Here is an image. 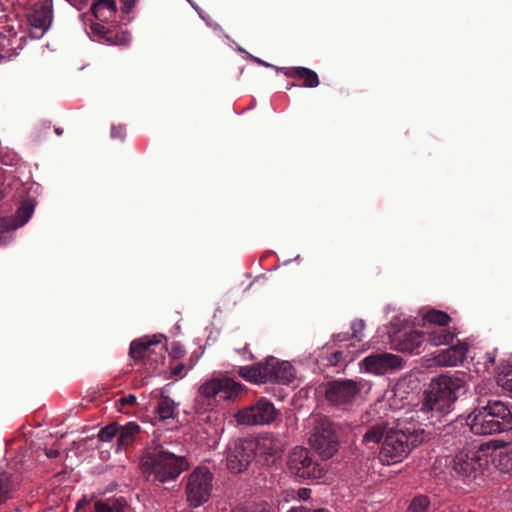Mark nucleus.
I'll return each instance as SVG.
<instances>
[{"label": "nucleus", "instance_id": "nucleus-1", "mask_svg": "<svg viewBox=\"0 0 512 512\" xmlns=\"http://www.w3.org/2000/svg\"><path fill=\"white\" fill-rule=\"evenodd\" d=\"M464 373L442 374L433 378L429 388L424 392V399L418 411L422 421L430 425L437 422L451 412L452 406L461 394L465 393Z\"/></svg>", "mask_w": 512, "mask_h": 512}, {"label": "nucleus", "instance_id": "nucleus-2", "mask_svg": "<svg viewBox=\"0 0 512 512\" xmlns=\"http://www.w3.org/2000/svg\"><path fill=\"white\" fill-rule=\"evenodd\" d=\"M469 431L475 435H492L512 430V411L499 400L478 405L466 420Z\"/></svg>", "mask_w": 512, "mask_h": 512}, {"label": "nucleus", "instance_id": "nucleus-3", "mask_svg": "<svg viewBox=\"0 0 512 512\" xmlns=\"http://www.w3.org/2000/svg\"><path fill=\"white\" fill-rule=\"evenodd\" d=\"M140 465L148 481L160 483L176 479L188 467L184 457L166 451L161 446L148 448Z\"/></svg>", "mask_w": 512, "mask_h": 512}, {"label": "nucleus", "instance_id": "nucleus-4", "mask_svg": "<svg viewBox=\"0 0 512 512\" xmlns=\"http://www.w3.org/2000/svg\"><path fill=\"white\" fill-rule=\"evenodd\" d=\"M238 374L246 381L261 383L289 384L295 377V369L288 361L268 357L263 362L239 368Z\"/></svg>", "mask_w": 512, "mask_h": 512}, {"label": "nucleus", "instance_id": "nucleus-5", "mask_svg": "<svg viewBox=\"0 0 512 512\" xmlns=\"http://www.w3.org/2000/svg\"><path fill=\"white\" fill-rule=\"evenodd\" d=\"M506 445L500 440H492L480 446L467 447L459 451L450 461V465L455 474L463 480L477 478L489 464L488 455L485 453L484 446L499 449Z\"/></svg>", "mask_w": 512, "mask_h": 512}, {"label": "nucleus", "instance_id": "nucleus-6", "mask_svg": "<svg viewBox=\"0 0 512 512\" xmlns=\"http://www.w3.org/2000/svg\"><path fill=\"white\" fill-rule=\"evenodd\" d=\"M427 437L424 429L406 433L402 430H388L384 436L379 458L388 465L401 461L411 449L421 444Z\"/></svg>", "mask_w": 512, "mask_h": 512}, {"label": "nucleus", "instance_id": "nucleus-7", "mask_svg": "<svg viewBox=\"0 0 512 512\" xmlns=\"http://www.w3.org/2000/svg\"><path fill=\"white\" fill-rule=\"evenodd\" d=\"M244 385L229 377L214 378L204 382L198 389L194 400L199 413L213 409L217 398L221 400L235 399L244 390Z\"/></svg>", "mask_w": 512, "mask_h": 512}, {"label": "nucleus", "instance_id": "nucleus-8", "mask_svg": "<svg viewBox=\"0 0 512 512\" xmlns=\"http://www.w3.org/2000/svg\"><path fill=\"white\" fill-rule=\"evenodd\" d=\"M166 340L162 334L153 335L152 337H142L131 342L129 348V356L136 362L148 365L153 371H160V366L164 364L165 353L167 351Z\"/></svg>", "mask_w": 512, "mask_h": 512}, {"label": "nucleus", "instance_id": "nucleus-9", "mask_svg": "<svg viewBox=\"0 0 512 512\" xmlns=\"http://www.w3.org/2000/svg\"><path fill=\"white\" fill-rule=\"evenodd\" d=\"M287 465L291 474L303 480H318L325 474L312 452L304 447H295L291 451Z\"/></svg>", "mask_w": 512, "mask_h": 512}, {"label": "nucleus", "instance_id": "nucleus-10", "mask_svg": "<svg viewBox=\"0 0 512 512\" xmlns=\"http://www.w3.org/2000/svg\"><path fill=\"white\" fill-rule=\"evenodd\" d=\"M311 446L324 458H330L338 450L339 441L335 426L326 417L315 421L313 433L309 438Z\"/></svg>", "mask_w": 512, "mask_h": 512}, {"label": "nucleus", "instance_id": "nucleus-11", "mask_svg": "<svg viewBox=\"0 0 512 512\" xmlns=\"http://www.w3.org/2000/svg\"><path fill=\"white\" fill-rule=\"evenodd\" d=\"M212 480L213 475L206 467H197L189 475L185 493L190 506L196 508L209 500Z\"/></svg>", "mask_w": 512, "mask_h": 512}, {"label": "nucleus", "instance_id": "nucleus-12", "mask_svg": "<svg viewBox=\"0 0 512 512\" xmlns=\"http://www.w3.org/2000/svg\"><path fill=\"white\" fill-rule=\"evenodd\" d=\"M277 417L274 404L266 398H260L255 404L239 410L236 419L243 425H264Z\"/></svg>", "mask_w": 512, "mask_h": 512}, {"label": "nucleus", "instance_id": "nucleus-13", "mask_svg": "<svg viewBox=\"0 0 512 512\" xmlns=\"http://www.w3.org/2000/svg\"><path fill=\"white\" fill-rule=\"evenodd\" d=\"M253 440L244 439L234 443L227 456V467L233 473H241L247 469L255 457Z\"/></svg>", "mask_w": 512, "mask_h": 512}, {"label": "nucleus", "instance_id": "nucleus-14", "mask_svg": "<svg viewBox=\"0 0 512 512\" xmlns=\"http://www.w3.org/2000/svg\"><path fill=\"white\" fill-rule=\"evenodd\" d=\"M359 392L360 387L353 380H334L327 384L325 396L335 405H344L350 403Z\"/></svg>", "mask_w": 512, "mask_h": 512}, {"label": "nucleus", "instance_id": "nucleus-15", "mask_svg": "<svg viewBox=\"0 0 512 512\" xmlns=\"http://www.w3.org/2000/svg\"><path fill=\"white\" fill-rule=\"evenodd\" d=\"M363 363L368 372L382 375L388 371L401 368L402 358L386 352L376 353L365 357Z\"/></svg>", "mask_w": 512, "mask_h": 512}, {"label": "nucleus", "instance_id": "nucleus-16", "mask_svg": "<svg viewBox=\"0 0 512 512\" xmlns=\"http://www.w3.org/2000/svg\"><path fill=\"white\" fill-rule=\"evenodd\" d=\"M253 446L255 456H263L269 463L270 458H272L271 462H274V459L282 453L284 444L279 435L265 433L253 440Z\"/></svg>", "mask_w": 512, "mask_h": 512}, {"label": "nucleus", "instance_id": "nucleus-17", "mask_svg": "<svg viewBox=\"0 0 512 512\" xmlns=\"http://www.w3.org/2000/svg\"><path fill=\"white\" fill-rule=\"evenodd\" d=\"M425 340L424 332L409 331L395 334L392 338V343L401 352L420 354Z\"/></svg>", "mask_w": 512, "mask_h": 512}, {"label": "nucleus", "instance_id": "nucleus-18", "mask_svg": "<svg viewBox=\"0 0 512 512\" xmlns=\"http://www.w3.org/2000/svg\"><path fill=\"white\" fill-rule=\"evenodd\" d=\"M468 352V344L465 342H458L447 349L442 350L435 356V361L441 366H457L462 364Z\"/></svg>", "mask_w": 512, "mask_h": 512}, {"label": "nucleus", "instance_id": "nucleus-19", "mask_svg": "<svg viewBox=\"0 0 512 512\" xmlns=\"http://www.w3.org/2000/svg\"><path fill=\"white\" fill-rule=\"evenodd\" d=\"M29 22L32 27L39 29L43 34L51 25L52 8L48 3H40L34 6L29 16Z\"/></svg>", "mask_w": 512, "mask_h": 512}, {"label": "nucleus", "instance_id": "nucleus-20", "mask_svg": "<svg viewBox=\"0 0 512 512\" xmlns=\"http://www.w3.org/2000/svg\"><path fill=\"white\" fill-rule=\"evenodd\" d=\"M424 335L426 341L432 346L450 345L456 337V333L452 331L449 326L427 327Z\"/></svg>", "mask_w": 512, "mask_h": 512}, {"label": "nucleus", "instance_id": "nucleus-21", "mask_svg": "<svg viewBox=\"0 0 512 512\" xmlns=\"http://www.w3.org/2000/svg\"><path fill=\"white\" fill-rule=\"evenodd\" d=\"M280 70L283 71L287 77L303 80L302 86L304 87L315 88L319 85L317 73L309 68L299 66L287 69L281 68Z\"/></svg>", "mask_w": 512, "mask_h": 512}, {"label": "nucleus", "instance_id": "nucleus-22", "mask_svg": "<svg viewBox=\"0 0 512 512\" xmlns=\"http://www.w3.org/2000/svg\"><path fill=\"white\" fill-rule=\"evenodd\" d=\"M91 11L96 19L108 20L116 12L115 0H94Z\"/></svg>", "mask_w": 512, "mask_h": 512}, {"label": "nucleus", "instance_id": "nucleus-23", "mask_svg": "<svg viewBox=\"0 0 512 512\" xmlns=\"http://www.w3.org/2000/svg\"><path fill=\"white\" fill-rule=\"evenodd\" d=\"M140 432V426L135 422H129L125 426H119L118 431V446L120 448H127L132 445L137 435Z\"/></svg>", "mask_w": 512, "mask_h": 512}, {"label": "nucleus", "instance_id": "nucleus-24", "mask_svg": "<svg viewBox=\"0 0 512 512\" xmlns=\"http://www.w3.org/2000/svg\"><path fill=\"white\" fill-rule=\"evenodd\" d=\"M423 320L425 321L426 328L432 326H449L452 321L451 317L446 312L435 309L426 312L423 316Z\"/></svg>", "mask_w": 512, "mask_h": 512}, {"label": "nucleus", "instance_id": "nucleus-25", "mask_svg": "<svg viewBox=\"0 0 512 512\" xmlns=\"http://www.w3.org/2000/svg\"><path fill=\"white\" fill-rule=\"evenodd\" d=\"M387 432V425L385 421H378L371 425L367 431L365 432L363 436V442L365 444H377L379 443L382 438L384 439V436Z\"/></svg>", "mask_w": 512, "mask_h": 512}, {"label": "nucleus", "instance_id": "nucleus-26", "mask_svg": "<svg viewBox=\"0 0 512 512\" xmlns=\"http://www.w3.org/2000/svg\"><path fill=\"white\" fill-rule=\"evenodd\" d=\"M126 507L124 498H111L107 500H97L94 503L95 512H123Z\"/></svg>", "mask_w": 512, "mask_h": 512}, {"label": "nucleus", "instance_id": "nucleus-27", "mask_svg": "<svg viewBox=\"0 0 512 512\" xmlns=\"http://www.w3.org/2000/svg\"><path fill=\"white\" fill-rule=\"evenodd\" d=\"M155 411L160 420L173 418L176 414V404L169 396L161 395Z\"/></svg>", "mask_w": 512, "mask_h": 512}, {"label": "nucleus", "instance_id": "nucleus-28", "mask_svg": "<svg viewBox=\"0 0 512 512\" xmlns=\"http://www.w3.org/2000/svg\"><path fill=\"white\" fill-rule=\"evenodd\" d=\"M35 208V202L33 199L26 198L21 201L17 211L16 220L17 224L15 227L23 226L31 218Z\"/></svg>", "mask_w": 512, "mask_h": 512}, {"label": "nucleus", "instance_id": "nucleus-29", "mask_svg": "<svg viewBox=\"0 0 512 512\" xmlns=\"http://www.w3.org/2000/svg\"><path fill=\"white\" fill-rule=\"evenodd\" d=\"M13 487L11 475L7 472H0V504L11 497Z\"/></svg>", "mask_w": 512, "mask_h": 512}, {"label": "nucleus", "instance_id": "nucleus-30", "mask_svg": "<svg viewBox=\"0 0 512 512\" xmlns=\"http://www.w3.org/2000/svg\"><path fill=\"white\" fill-rule=\"evenodd\" d=\"M430 507V500L426 495H417L411 501L407 512H427Z\"/></svg>", "mask_w": 512, "mask_h": 512}, {"label": "nucleus", "instance_id": "nucleus-31", "mask_svg": "<svg viewBox=\"0 0 512 512\" xmlns=\"http://www.w3.org/2000/svg\"><path fill=\"white\" fill-rule=\"evenodd\" d=\"M118 431L119 425L117 423H111L100 429L98 438L102 442H109L118 434Z\"/></svg>", "mask_w": 512, "mask_h": 512}, {"label": "nucleus", "instance_id": "nucleus-32", "mask_svg": "<svg viewBox=\"0 0 512 512\" xmlns=\"http://www.w3.org/2000/svg\"><path fill=\"white\" fill-rule=\"evenodd\" d=\"M13 40L0 33V58H9L14 54L12 50Z\"/></svg>", "mask_w": 512, "mask_h": 512}, {"label": "nucleus", "instance_id": "nucleus-33", "mask_svg": "<svg viewBox=\"0 0 512 512\" xmlns=\"http://www.w3.org/2000/svg\"><path fill=\"white\" fill-rule=\"evenodd\" d=\"M497 382L505 390L512 393V366L507 367L499 374Z\"/></svg>", "mask_w": 512, "mask_h": 512}, {"label": "nucleus", "instance_id": "nucleus-34", "mask_svg": "<svg viewBox=\"0 0 512 512\" xmlns=\"http://www.w3.org/2000/svg\"><path fill=\"white\" fill-rule=\"evenodd\" d=\"M115 403H116L117 408L121 412L126 413L127 411L125 410V408L126 407H134L137 403V398L134 394H128V395H124L121 398H119L118 400H116Z\"/></svg>", "mask_w": 512, "mask_h": 512}, {"label": "nucleus", "instance_id": "nucleus-35", "mask_svg": "<svg viewBox=\"0 0 512 512\" xmlns=\"http://www.w3.org/2000/svg\"><path fill=\"white\" fill-rule=\"evenodd\" d=\"M364 327H365V323L363 320H354L351 324V330H352L351 336L353 338L361 340V333L364 330Z\"/></svg>", "mask_w": 512, "mask_h": 512}, {"label": "nucleus", "instance_id": "nucleus-36", "mask_svg": "<svg viewBox=\"0 0 512 512\" xmlns=\"http://www.w3.org/2000/svg\"><path fill=\"white\" fill-rule=\"evenodd\" d=\"M76 512H92L91 499L83 496L77 503Z\"/></svg>", "mask_w": 512, "mask_h": 512}, {"label": "nucleus", "instance_id": "nucleus-37", "mask_svg": "<svg viewBox=\"0 0 512 512\" xmlns=\"http://www.w3.org/2000/svg\"><path fill=\"white\" fill-rule=\"evenodd\" d=\"M287 512H330V510H328L326 508L311 509L306 506H299V507H292Z\"/></svg>", "mask_w": 512, "mask_h": 512}, {"label": "nucleus", "instance_id": "nucleus-38", "mask_svg": "<svg viewBox=\"0 0 512 512\" xmlns=\"http://www.w3.org/2000/svg\"><path fill=\"white\" fill-rule=\"evenodd\" d=\"M170 354L172 355V357L174 359H177V358L182 357L185 354V351L182 346H180L178 344H174L172 346Z\"/></svg>", "mask_w": 512, "mask_h": 512}, {"label": "nucleus", "instance_id": "nucleus-39", "mask_svg": "<svg viewBox=\"0 0 512 512\" xmlns=\"http://www.w3.org/2000/svg\"><path fill=\"white\" fill-rule=\"evenodd\" d=\"M120 1L123 4L122 10L125 13H129L135 7V5L138 2V0H120Z\"/></svg>", "mask_w": 512, "mask_h": 512}, {"label": "nucleus", "instance_id": "nucleus-40", "mask_svg": "<svg viewBox=\"0 0 512 512\" xmlns=\"http://www.w3.org/2000/svg\"><path fill=\"white\" fill-rule=\"evenodd\" d=\"M184 364L178 363L175 366L171 367V374L174 377H181L183 370H184Z\"/></svg>", "mask_w": 512, "mask_h": 512}, {"label": "nucleus", "instance_id": "nucleus-41", "mask_svg": "<svg viewBox=\"0 0 512 512\" xmlns=\"http://www.w3.org/2000/svg\"><path fill=\"white\" fill-rule=\"evenodd\" d=\"M341 358H342V352L336 351L331 354V356L329 358V362L332 365H337Z\"/></svg>", "mask_w": 512, "mask_h": 512}, {"label": "nucleus", "instance_id": "nucleus-42", "mask_svg": "<svg viewBox=\"0 0 512 512\" xmlns=\"http://www.w3.org/2000/svg\"><path fill=\"white\" fill-rule=\"evenodd\" d=\"M311 495V489L309 488H300L298 490V497L302 500H306L310 497Z\"/></svg>", "mask_w": 512, "mask_h": 512}, {"label": "nucleus", "instance_id": "nucleus-43", "mask_svg": "<svg viewBox=\"0 0 512 512\" xmlns=\"http://www.w3.org/2000/svg\"><path fill=\"white\" fill-rule=\"evenodd\" d=\"M92 32L98 35L105 33V27L99 23L92 24Z\"/></svg>", "mask_w": 512, "mask_h": 512}, {"label": "nucleus", "instance_id": "nucleus-44", "mask_svg": "<svg viewBox=\"0 0 512 512\" xmlns=\"http://www.w3.org/2000/svg\"><path fill=\"white\" fill-rule=\"evenodd\" d=\"M46 455L48 458H56L59 455V452L54 449H48L46 451Z\"/></svg>", "mask_w": 512, "mask_h": 512}, {"label": "nucleus", "instance_id": "nucleus-45", "mask_svg": "<svg viewBox=\"0 0 512 512\" xmlns=\"http://www.w3.org/2000/svg\"><path fill=\"white\" fill-rule=\"evenodd\" d=\"M254 61H255L256 63H258V64H260V65H263V66H266V67L271 66L270 64H268V63L264 62L263 60H261V59H259V58H256V57L254 58Z\"/></svg>", "mask_w": 512, "mask_h": 512}, {"label": "nucleus", "instance_id": "nucleus-46", "mask_svg": "<svg viewBox=\"0 0 512 512\" xmlns=\"http://www.w3.org/2000/svg\"><path fill=\"white\" fill-rule=\"evenodd\" d=\"M55 133L58 135V136H61L63 134V129L62 128H55Z\"/></svg>", "mask_w": 512, "mask_h": 512}, {"label": "nucleus", "instance_id": "nucleus-47", "mask_svg": "<svg viewBox=\"0 0 512 512\" xmlns=\"http://www.w3.org/2000/svg\"><path fill=\"white\" fill-rule=\"evenodd\" d=\"M494 361H495L494 357H492V356H489V357H488V362H489V363L493 364V363H494Z\"/></svg>", "mask_w": 512, "mask_h": 512}, {"label": "nucleus", "instance_id": "nucleus-48", "mask_svg": "<svg viewBox=\"0 0 512 512\" xmlns=\"http://www.w3.org/2000/svg\"><path fill=\"white\" fill-rule=\"evenodd\" d=\"M3 198V190L2 187H0V200Z\"/></svg>", "mask_w": 512, "mask_h": 512}, {"label": "nucleus", "instance_id": "nucleus-49", "mask_svg": "<svg viewBox=\"0 0 512 512\" xmlns=\"http://www.w3.org/2000/svg\"><path fill=\"white\" fill-rule=\"evenodd\" d=\"M112 137H115L114 129L111 132Z\"/></svg>", "mask_w": 512, "mask_h": 512}, {"label": "nucleus", "instance_id": "nucleus-50", "mask_svg": "<svg viewBox=\"0 0 512 512\" xmlns=\"http://www.w3.org/2000/svg\"><path fill=\"white\" fill-rule=\"evenodd\" d=\"M0 187H2V184L0 183Z\"/></svg>", "mask_w": 512, "mask_h": 512}]
</instances>
